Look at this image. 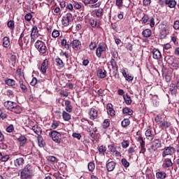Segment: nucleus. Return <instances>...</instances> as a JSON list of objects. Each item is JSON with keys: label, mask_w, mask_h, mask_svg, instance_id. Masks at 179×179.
Masks as SVG:
<instances>
[{"label": "nucleus", "mask_w": 179, "mask_h": 179, "mask_svg": "<svg viewBox=\"0 0 179 179\" xmlns=\"http://www.w3.org/2000/svg\"><path fill=\"white\" fill-rule=\"evenodd\" d=\"M34 177V168L30 164H27L23 169H21L20 178L29 179Z\"/></svg>", "instance_id": "f257e3e1"}, {"label": "nucleus", "mask_w": 179, "mask_h": 179, "mask_svg": "<svg viewBox=\"0 0 179 179\" xmlns=\"http://www.w3.org/2000/svg\"><path fill=\"white\" fill-rule=\"evenodd\" d=\"M175 153L176 149L172 146L164 147V148L162 150V156L164 159L168 157V156H173Z\"/></svg>", "instance_id": "f03ea898"}, {"label": "nucleus", "mask_w": 179, "mask_h": 179, "mask_svg": "<svg viewBox=\"0 0 179 179\" xmlns=\"http://www.w3.org/2000/svg\"><path fill=\"white\" fill-rule=\"evenodd\" d=\"M29 40H30V36L29 35L24 36V34L23 32L20 34V38L18 39V44L21 50H23V45H24V44L26 45L29 44Z\"/></svg>", "instance_id": "7ed1b4c3"}, {"label": "nucleus", "mask_w": 179, "mask_h": 179, "mask_svg": "<svg viewBox=\"0 0 179 179\" xmlns=\"http://www.w3.org/2000/svg\"><path fill=\"white\" fill-rule=\"evenodd\" d=\"M35 48L38 50L40 54H45L47 52V46L43 41H37L35 43Z\"/></svg>", "instance_id": "20e7f679"}, {"label": "nucleus", "mask_w": 179, "mask_h": 179, "mask_svg": "<svg viewBox=\"0 0 179 179\" xmlns=\"http://www.w3.org/2000/svg\"><path fill=\"white\" fill-rule=\"evenodd\" d=\"M159 148H162V141L159 138H155L152 142V145L148 149L150 153H153V152H156Z\"/></svg>", "instance_id": "39448f33"}, {"label": "nucleus", "mask_w": 179, "mask_h": 179, "mask_svg": "<svg viewBox=\"0 0 179 179\" xmlns=\"http://www.w3.org/2000/svg\"><path fill=\"white\" fill-rule=\"evenodd\" d=\"M107 51V45L106 43H100L96 50V55L98 58H101V54Z\"/></svg>", "instance_id": "423d86ee"}, {"label": "nucleus", "mask_w": 179, "mask_h": 179, "mask_svg": "<svg viewBox=\"0 0 179 179\" xmlns=\"http://www.w3.org/2000/svg\"><path fill=\"white\" fill-rule=\"evenodd\" d=\"M49 136L52 138V141L55 142V143H61V133L57 131H52L49 133Z\"/></svg>", "instance_id": "0eeeda50"}, {"label": "nucleus", "mask_w": 179, "mask_h": 179, "mask_svg": "<svg viewBox=\"0 0 179 179\" xmlns=\"http://www.w3.org/2000/svg\"><path fill=\"white\" fill-rule=\"evenodd\" d=\"M71 19H72V14L71 13H68L66 15L63 16L62 19V26L68 27V26H69Z\"/></svg>", "instance_id": "6e6552de"}, {"label": "nucleus", "mask_w": 179, "mask_h": 179, "mask_svg": "<svg viewBox=\"0 0 179 179\" xmlns=\"http://www.w3.org/2000/svg\"><path fill=\"white\" fill-rule=\"evenodd\" d=\"M70 44L73 50H75V51H79L80 50H82V43L78 39H74L71 42Z\"/></svg>", "instance_id": "1a4fd4ad"}, {"label": "nucleus", "mask_w": 179, "mask_h": 179, "mask_svg": "<svg viewBox=\"0 0 179 179\" xmlns=\"http://www.w3.org/2000/svg\"><path fill=\"white\" fill-rule=\"evenodd\" d=\"M96 75L99 79H104L107 76V71L104 68H98L96 71Z\"/></svg>", "instance_id": "9d476101"}, {"label": "nucleus", "mask_w": 179, "mask_h": 179, "mask_svg": "<svg viewBox=\"0 0 179 179\" xmlns=\"http://www.w3.org/2000/svg\"><path fill=\"white\" fill-rule=\"evenodd\" d=\"M163 169H170V167H173V162H171V159L170 158H164L162 163Z\"/></svg>", "instance_id": "9b49d317"}, {"label": "nucleus", "mask_w": 179, "mask_h": 179, "mask_svg": "<svg viewBox=\"0 0 179 179\" xmlns=\"http://www.w3.org/2000/svg\"><path fill=\"white\" fill-rule=\"evenodd\" d=\"M89 115L90 119L94 121V120H96L99 115L97 110H96L94 108H92L89 112Z\"/></svg>", "instance_id": "f8f14e48"}, {"label": "nucleus", "mask_w": 179, "mask_h": 179, "mask_svg": "<svg viewBox=\"0 0 179 179\" xmlns=\"http://www.w3.org/2000/svg\"><path fill=\"white\" fill-rule=\"evenodd\" d=\"M4 107L7 108V110H13L16 107V103L10 101H5L3 103Z\"/></svg>", "instance_id": "ddd939ff"}, {"label": "nucleus", "mask_w": 179, "mask_h": 179, "mask_svg": "<svg viewBox=\"0 0 179 179\" xmlns=\"http://www.w3.org/2000/svg\"><path fill=\"white\" fill-rule=\"evenodd\" d=\"M152 52V58H154V59L159 60L162 58V52H160V50H159V49L154 48Z\"/></svg>", "instance_id": "4468645a"}, {"label": "nucleus", "mask_w": 179, "mask_h": 179, "mask_svg": "<svg viewBox=\"0 0 179 179\" xmlns=\"http://www.w3.org/2000/svg\"><path fill=\"white\" fill-rule=\"evenodd\" d=\"M138 142H139L141 146L140 153H145V152H146V148H145V141L143 140V138L142 136H139Z\"/></svg>", "instance_id": "2eb2a0df"}, {"label": "nucleus", "mask_w": 179, "mask_h": 179, "mask_svg": "<svg viewBox=\"0 0 179 179\" xmlns=\"http://www.w3.org/2000/svg\"><path fill=\"white\" fill-rule=\"evenodd\" d=\"M107 113L110 117H114L115 115V110L113 108L112 103H108L106 106Z\"/></svg>", "instance_id": "dca6fc26"}, {"label": "nucleus", "mask_w": 179, "mask_h": 179, "mask_svg": "<svg viewBox=\"0 0 179 179\" xmlns=\"http://www.w3.org/2000/svg\"><path fill=\"white\" fill-rule=\"evenodd\" d=\"M177 89H178L177 87V85L174 83H171L169 85V93H171V94L172 96H176L177 95Z\"/></svg>", "instance_id": "f3484780"}, {"label": "nucleus", "mask_w": 179, "mask_h": 179, "mask_svg": "<svg viewBox=\"0 0 179 179\" xmlns=\"http://www.w3.org/2000/svg\"><path fill=\"white\" fill-rule=\"evenodd\" d=\"M48 68V60L45 59L42 62L41 66V71L42 73H45L47 72V69Z\"/></svg>", "instance_id": "a211bd4d"}, {"label": "nucleus", "mask_w": 179, "mask_h": 179, "mask_svg": "<svg viewBox=\"0 0 179 179\" xmlns=\"http://www.w3.org/2000/svg\"><path fill=\"white\" fill-rule=\"evenodd\" d=\"M116 164L114 161L109 162L106 164V169L108 171H114V169H115Z\"/></svg>", "instance_id": "6ab92c4d"}, {"label": "nucleus", "mask_w": 179, "mask_h": 179, "mask_svg": "<svg viewBox=\"0 0 179 179\" xmlns=\"http://www.w3.org/2000/svg\"><path fill=\"white\" fill-rule=\"evenodd\" d=\"M14 164L16 167H20V166H23V164H24V159H23V157L17 158L14 161Z\"/></svg>", "instance_id": "aec40b11"}, {"label": "nucleus", "mask_w": 179, "mask_h": 179, "mask_svg": "<svg viewBox=\"0 0 179 179\" xmlns=\"http://www.w3.org/2000/svg\"><path fill=\"white\" fill-rule=\"evenodd\" d=\"M155 177L157 179H165L167 178V173L164 171L157 172Z\"/></svg>", "instance_id": "412c9836"}, {"label": "nucleus", "mask_w": 179, "mask_h": 179, "mask_svg": "<svg viewBox=\"0 0 179 179\" xmlns=\"http://www.w3.org/2000/svg\"><path fill=\"white\" fill-rule=\"evenodd\" d=\"M18 142H20V146H24L27 142V138L26 136L21 135L18 138H17Z\"/></svg>", "instance_id": "4be33fe9"}, {"label": "nucleus", "mask_w": 179, "mask_h": 179, "mask_svg": "<svg viewBox=\"0 0 179 179\" xmlns=\"http://www.w3.org/2000/svg\"><path fill=\"white\" fill-rule=\"evenodd\" d=\"M19 83H20V87L22 93H27V86H26V85H24V81H23L22 79H20L19 81Z\"/></svg>", "instance_id": "5701e85b"}, {"label": "nucleus", "mask_w": 179, "mask_h": 179, "mask_svg": "<svg viewBox=\"0 0 179 179\" xmlns=\"http://www.w3.org/2000/svg\"><path fill=\"white\" fill-rule=\"evenodd\" d=\"M142 36L145 38H149L152 36V30L150 29H144L142 32Z\"/></svg>", "instance_id": "b1692460"}, {"label": "nucleus", "mask_w": 179, "mask_h": 179, "mask_svg": "<svg viewBox=\"0 0 179 179\" xmlns=\"http://www.w3.org/2000/svg\"><path fill=\"white\" fill-rule=\"evenodd\" d=\"M145 136L147 138V139L150 140V141H152V139L155 138V134H152V130L150 129H147L145 131Z\"/></svg>", "instance_id": "393cba45"}, {"label": "nucleus", "mask_w": 179, "mask_h": 179, "mask_svg": "<svg viewBox=\"0 0 179 179\" xmlns=\"http://www.w3.org/2000/svg\"><path fill=\"white\" fill-rule=\"evenodd\" d=\"M10 45V41L9 40V38L8 36H5L3 38V47L4 48H8Z\"/></svg>", "instance_id": "a878e982"}, {"label": "nucleus", "mask_w": 179, "mask_h": 179, "mask_svg": "<svg viewBox=\"0 0 179 179\" xmlns=\"http://www.w3.org/2000/svg\"><path fill=\"white\" fill-rule=\"evenodd\" d=\"M90 24L92 27H100V25H97V20L94 19V17H91L90 19Z\"/></svg>", "instance_id": "bb28decb"}, {"label": "nucleus", "mask_w": 179, "mask_h": 179, "mask_svg": "<svg viewBox=\"0 0 179 179\" xmlns=\"http://www.w3.org/2000/svg\"><path fill=\"white\" fill-rule=\"evenodd\" d=\"M166 4L168 5L169 8H176L177 2L176 0H166Z\"/></svg>", "instance_id": "cd10ccee"}, {"label": "nucleus", "mask_w": 179, "mask_h": 179, "mask_svg": "<svg viewBox=\"0 0 179 179\" xmlns=\"http://www.w3.org/2000/svg\"><path fill=\"white\" fill-rule=\"evenodd\" d=\"M13 113H15V114H20V113H22V107H20V106L17 105V103H16V106H14V108H13L12 109Z\"/></svg>", "instance_id": "c85d7f7f"}, {"label": "nucleus", "mask_w": 179, "mask_h": 179, "mask_svg": "<svg viewBox=\"0 0 179 179\" xmlns=\"http://www.w3.org/2000/svg\"><path fill=\"white\" fill-rule=\"evenodd\" d=\"M32 131H34L36 135H40L42 132L41 127H38V125H34L32 127Z\"/></svg>", "instance_id": "c756f323"}, {"label": "nucleus", "mask_w": 179, "mask_h": 179, "mask_svg": "<svg viewBox=\"0 0 179 179\" xmlns=\"http://www.w3.org/2000/svg\"><path fill=\"white\" fill-rule=\"evenodd\" d=\"M171 127V123L170 122L164 121L161 124L162 129H167V128H170Z\"/></svg>", "instance_id": "7c9ffc66"}, {"label": "nucleus", "mask_w": 179, "mask_h": 179, "mask_svg": "<svg viewBox=\"0 0 179 179\" xmlns=\"http://www.w3.org/2000/svg\"><path fill=\"white\" fill-rule=\"evenodd\" d=\"M4 82L6 85H8V86H15V85L16 84V81L10 78H6Z\"/></svg>", "instance_id": "2f4dec72"}, {"label": "nucleus", "mask_w": 179, "mask_h": 179, "mask_svg": "<svg viewBox=\"0 0 179 179\" xmlns=\"http://www.w3.org/2000/svg\"><path fill=\"white\" fill-rule=\"evenodd\" d=\"M98 150L99 155H103V156H104V155H106V152H107V147H106V145H101L99 147Z\"/></svg>", "instance_id": "473e14b6"}, {"label": "nucleus", "mask_w": 179, "mask_h": 179, "mask_svg": "<svg viewBox=\"0 0 179 179\" xmlns=\"http://www.w3.org/2000/svg\"><path fill=\"white\" fill-rule=\"evenodd\" d=\"M122 113L123 114H126V115H132V114H134V110L129 108H124Z\"/></svg>", "instance_id": "72a5a7b5"}, {"label": "nucleus", "mask_w": 179, "mask_h": 179, "mask_svg": "<svg viewBox=\"0 0 179 179\" xmlns=\"http://www.w3.org/2000/svg\"><path fill=\"white\" fill-rule=\"evenodd\" d=\"M103 12H104V10L102 8L95 10V15L96 17H101V16H103Z\"/></svg>", "instance_id": "f704fd0d"}, {"label": "nucleus", "mask_w": 179, "mask_h": 179, "mask_svg": "<svg viewBox=\"0 0 179 179\" xmlns=\"http://www.w3.org/2000/svg\"><path fill=\"white\" fill-rule=\"evenodd\" d=\"M110 64L112 66V69H118V64H117V60L114 59H111L110 61Z\"/></svg>", "instance_id": "c9c22d12"}, {"label": "nucleus", "mask_w": 179, "mask_h": 179, "mask_svg": "<svg viewBox=\"0 0 179 179\" xmlns=\"http://www.w3.org/2000/svg\"><path fill=\"white\" fill-rule=\"evenodd\" d=\"M123 98L126 104H127L128 106L131 105V103H132V99H131V96H129V95H124Z\"/></svg>", "instance_id": "e433bc0d"}, {"label": "nucleus", "mask_w": 179, "mask_h": 179, "mask_svg": "<svg viewBox=\"0 0 179 179\" xmlns=\"http://www.w3.org/2000/svg\"><path fill=\"white\" fill-rule=\"evenodd\" d=\"M62 117L64 121H69V120H71V115L64 110L62 113Z\"/></svg>", "instance_id": "4c0bfd02"}, {"label": "nucleus", "mask_w": 179, "mask_h": 179, "mask_svg": "<svg viewBox=\"0 0 179 179\" xmlns=\"http://www.w3.org/2000/svg\"><path fill=\"white\" fill-rule=\"evenodd\" d=\"M129 124H131L129 119H124L121 122V125L123 128H127V127H128Z\"/></svg>", "instance_id": "58836bf2"}, {"label": "nucleus", "mask_w": 179, "mask_h": 179, "mask_svg": "<svg viewBox=\"0 0 179 179\" xmlns=\"http://www.w3.org/2000/svg\"><path fill=\"white\" fill-rule=\"evenodd\" d=\"M7 27L10 30H14L15 29V21L10 20L7 22Z\"/></svg>", "instance_id": "ea45409f"}, {"label": "nucleus", "mask_w": 179, "mask_h": 179, "mask_svg": "<svg viewBox=\"0 0 179 179\" xmlns=\"http://www.w3.org/2000/svg\"><path fill=\"white\" fill-rule=\"evenodd\" d=\"M108 149L110 150V153L113 155H114V154L115 153V152L117 150V148H115V146H114L113 144L109 145L108 146Z\"/></svg>", "instance_id": "a19ab883"}, {"label": "nucleus", "mask_w": 179, "mask_h": 179, "mask_svg": "<svg viewBox=\"0 0 179 179\" xmlns=\"http://www.w3.org/2000/svg\"><path fill=\"white\" fill-rule=\"evenodd\" d=\"M55 62L57 63L58 66H60V68H64V66H65V64H64L62 59L59 58L55 59Z\"/></svg>", "instance_id": "79ce46f5"}, {"label": "nucleus", "mask_w": 179, "mask_h": 179, "mask_svg": "<svg viewBox=\"0 0 179 179\" xmlns=\"http://www.w3.org/2000/svg\"><path fill=\"white\" fill-rule=\"evenodd\" d=\"M124 78L127 82H132V80H134V76L131 73H127L126 76H124Z\"/></svg>", "instance_id": "37998d69"}, {"label": "nucleus", "mask_w": 179, "mask_h": 179, "mask_svg": "<svg viewBox=\"0 0 179 179\" xmlns=\"http://www.w3.org/2000/svg\"><path fill=\"white\" fill-rule=\"evenodd\" d=\"M58 127H59V123H58V121L53 120L51 124V128H52V129H57Z\"/></svg>", "instance_id": "c03bdc74"}, {"label": "nucleus", "mask_w": 179, "mask_h": 179, "mask_svg": "<svg viewBox=\"0 0 179 179\" xmlns=\"http://www.w3.org/2000/svg\"><path fill=\"white\" fill-rule=\"evenodd\" d=\"M94 169H96V166L94 162H90L88 164V170L89 171H94Z\"/></svg>", "instance_id": "a18cd8bd"}, {"label": "nucleus", "mask_w": 179, "mask_h": 179, "mask_svg": "<svg viewBox=\"0 0 179 179\" xmlns=\"http://www.w3.org/2000/svg\"><path fill=\"white\" fill-rule=\"evenodd\" d=\"M129 146V141L128 140H124L122 142V148H123V149H127V148H128Z\"/></svg>", "instance_id": "49530a36"}, {"label": "nucleus", "mask_w": 179, "mask_h": 179, "mask_svg": "<svg viewBox=\"0 0 179 179\" xmlns=\"http://www.w3.org/2000/svg\"><path fill=\"white\" fill-rule=\"evenodd\" d=\"M38 145L40 146V148H44V145H45L44 140L41 137H39L38 138Z\"/></svg>", "instance_id": "de8ad7c7"}, {"label": "nucleus", "mask_w": 179, "mask_h": 179, "mask_svg": "<svg viewBox=\"0 0 179 179\" xmlns=\"http://www.w3.org/2000/svg\"><path fill=\"white\" fill-rule=\"evenodd\" d=\"M6 132H8L9 134L15 131V127L13 124H10L6 129Z\"/></svg>", "instance_id": "09e8293b"}, {"label": "nucleus", "mask_w": 179, "mask_h": 179, "mask_svg": "<svg viewBox=\"0 0 179 179\" xmlns=\"http://www.w3.org/2000/svg\"><path fill=\"white\" fill-rule=\"evenodd\" d=\"M121 162H122V166H124V167H126V168L129 167V163L128 162L127 159L122 158Z\"/></svg>", "instance_id": "8fccbe9b"}, {"label": "nucleus", "mask_w": 179, "mask_h": 179, "mask_svg": "<svg viewBox=\"0 0 179 179\" xmlns=\"http://www.w3.org/2000/svg\"><path fill=\"white\" fill-rule=\"evenodd\" d=\"M110 127V120H108V119H106L103 121V127L106 129V128H108Z\"/></svg>", "instance_id": "3c124183"}, {"label": "nucleus", "mask_w": 179, "mask_h": 179, "mask_svg": "<svg viewBox=\"0 0 179 179\" xmlns=\"http://www.w3.org/2000/svg\"><path fill=\"white\" fill-rule=\"evenodd\" d=\"M113 76L115 79H120V73L118 72V69H113Z\"/></svg>", "instance_id": "603ef678"}, {"label": "nucleus", "mask_w": 179, "mask_h": 179, "mask_svg": "<svg viewBox=\"0 0 179 179\" xmlns=\"http://www.w3.org/2000/svg\"><path fill=\"white\" fill-rule=\"evenodd\" d=\"M111 59H115V61H117L118 59V52L116 50L113 51L112 52V58Z\"/></svg>", "instance_id": "864d4df0"}, {"label": "nucleus", "mask_w": 179, "mask_h": 179, "mask_svg": "<svg viewBox=\"0 0 179 179\" xmlns=\"http://www.w3.org/2000/svg\"><path fill=\"white\" fill-rule=\"evenodd\" d=\"M52 36L54 38H57V37H59V31L55 29L52 33Z\"/></svg>", "instance_id": "5fc2aeb1"}, {"label": "nucleus", "mask_w": 179, "mask_h": 179, "mask_svg": "<svg viewBox=\"0 0 179 179\" xmlns=\"http://www.w3.org/2000/svg\"><path fill=\"white\" fill-rule=\"evenodd\" d=\"M6 96H8V97H14L15 94L13 93V91L8 90L6 92Z\"/></svg>", "instance_id": "6e6d98bb"}, {"label": "nucleus", "mask_w": 179, "mask_h": 179, "mask_svg": "<svg viewBox=\"0 0 179 179\" xmlns=\"http://www.w3.org/2000/svg\"><path fill=\"white\" fill-rule=\"evenodd\" d=\"M48 160H49V162H52L53 163H57V162H58V159H57V157L55 156L48 157Z\"/></svg>", "instance_id": "4d7b16f0"}, {"label": "nucleus", "mask_w": 179, "mask_h": 179, "mask_svg": "<svg viewBox=\"0 0 179 179\" xmlns=\"http://www.w3.org/2000/svg\"><path fill=\"white\" fill-rule=\"evenodd\" d=\"M38 33V29L37 28V27H34L31 29V34L37 36V34Z\"/></svg>", "instance_id": "13d9d810"}, {"label": "nucleus", "mask_w": 179, "mask_h": 179, "mask_svg": "<svg viewBox=\"0 0 179 179\" xmlns=\"http://www.w3.org/2000/svg\"><path fill=\"white\" fill-rule=\"evenodd\" d=\"M152 3V0H143V6H150Z\"/></svg>", "instance_id": "bf43d9fd"}, {"label": "nucleus", "mask_w": 179, "mask_h": 179, "mask_svg": "<svg viewBox=\"0 0 179 179\" xmlns=\"http://www.w3.org/2000/svg\"><path fill=\"white\" fill-rule=\"evenodd\" d=\"M73 5L75 9H77V10H79L80 9V8H82V6L80 5V3H78V1H73Z\"/></svg>", "instance_id": "052dcab7"}, {"label": "nucleus", "mask_w": 179, "mask_h": 179, "mask_svg": "<svg viewBox=\"0 0 179 179\" xmlns=\"http://www.w3.org/2000/svg\"><path fill=\"white\" fill-rule=\"evenodd\" d=\"M31 17H33V15H31V13H27L24 16V19H25V20H27V22H30L31 20Z\"/></svg>", "instance_id": "680f3d73"}, {"label": "nucleus", "mask_w": 179, "mask_h": 179, "mask_svg": "<svg viewBox=\"0 0 179 179\" xmlns=\"http://www.w3.org/2000/svg\"><path fill=\"white\" fill-rule=\"evenodd\" d=\"M97 47L96 42H91L90 44V50H93Z\"/></svg>", "instance_id": "e2e57ef3"}, {"label": "nucleus", "mask_w": 179, "mask_h": 179, "mask_svg": "<svg viewBox=\"0 0 179 179\" xmlns=\"http://www.w3.org/2000/svg\"><path fill=\"white\" fill-rule=\"evenodd\" d=\"M142 20L143 23H148V22H149V15L144 14L143 17H142Z\"/></svg>", "instance_id": "0e129e2a"}, {"label": "nucleus", "mask_w": 179, "mask_h": 179, "mask_svg": "<svg viewBox=\"0 0 179 179\" xmlns=\"http://www.w3.org/2000/svg\"><path fill=\"white\" fill-rule=\"evenodd\" d=\"M121 73H122V76H126L128 73H127V72H128V69H127V68H122V69H121Z\"/></svg>", "instance_id": "69168bd1"}, {"label": "nucleus", "mask_w": 179, "mask_h": 179, "mask_svg": "<svg viewBox=\"0 0 179 179\" xmlns=\"http://www.w3.org/2000/svg\"><path fill=\"white\" fill-rule=\"evenodd\" d=\"M72 136L73 138H76L78 141H80V138H82V136L80 135V134H78V133H73Z\"/></svg>", "instance_id": "338daca9"}, {"label": "nucleus", "mask_w": 179, "mask_h": 179, "mask_svg": "<svg viewBox=\"0 0 179 179\" xmlns=\"http://www.w3.org/2000/svg\"><path fill=\"white\" fill-rule=\"evenodd\" d=\"M173 29L179 30V20H176L173 24Z\"/></svg>", "instance_id": "774afa93"}]
</instances>
